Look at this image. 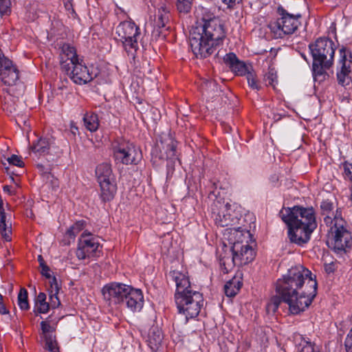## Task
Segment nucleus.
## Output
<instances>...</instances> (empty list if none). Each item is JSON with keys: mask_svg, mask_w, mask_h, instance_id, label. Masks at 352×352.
<instances>
[{"mask_svg": "<svg viewBox=\"0 0 352 352\" xmlns=\"http://www.w3.org/2000/svg\"><path fill=\"white\" fill-rule=\"evenodd\" d=\"M169 11L166 7L162 6L158 9L157 14L155 15L154 26L159 29L165 28L169 21Z\"/></svg>", "mask_w": 352, "mask_h": 352, "instance_id": "nucleus-27", "label": "nucleus"}, {"mask_svg": "<svg viewBox=\"0 0 352 352\" xmlns=\"http://www.w3.org/2000/svg\"><path fill=\"white\" fill-rule=\"evenodd\" d=\"M84 125L91 132L97 131L99 126L98 116L93 113H87L83 117Z\"/></svg>", "mask_w": 352, "mask_h": 352, "instance_id": "nucleus-32", "label": "nucleus"}, {"mask_svg": "<svg viewBox=\"0 0 352 352\" xmlns=\"http://www.w3.org/2000/svg\"><path fill=\"white\" fill-rule=\"evenodd\" d=\"M285 223L288 226V237L290 241L298 245L307 243L310 239L311 234L315 230H308L305 226L292 224L291 222Z\"/></svg>", "mask_w": 352, "mask_h": 352, "instance_id": "nucleus-14", "label": "nucleus"}, {"mask_svg": "<svg viewBox=\"0 0 352 352\" xmlns=\"http://www.w3.org/2000/svg\"><path fill=\"white\" fill-rule=\"evenodd\" d=\"M277 12L280 17L276 21L271 22L269 28L276 38H283L296 32L300 22V14H292L289 13L284 8L279 6Z\"/></svg>", "mask_w": 352, "mask_h": 352, "instance_id": "nucleus-8", "label": "nucleus"}, {"mask_svg": "<svg viewBox=\"0 0 352 352\" xmlns=\"http://www.w3.org/2000/svg\"><path fill=\"white\" fill-rule=\"evenodd\" d=\"M175 303L179 314L185 315L186 320L196 318L204 305V298L199 292L179 296L175 298Z\"/></svg>", "mask_w": 352, "mask_h": 352, "instance_id": "nucleus-9", "label": "nucleus"}, {"mask_svg": "<svg viewBox=\"0 0 352 352\" xmlns=\"http://www.w3.org/2000/svg\"><path fill=\"white\" fill-rule=\"evenodd\" d=\"M18 304L20 308L23 310L29 309V304L28 301V292L25 288H21L18 295Z\"/></svg>", "mask_w": 352, "mask_h": 352, "instance_id": "nucleus-37", "label": "nucleus"}, {"mask_svg": "<svg viewBox=\"0 0 352 352\" xmlns=\"http://www.w3.org/2000/svg\"><path fill=\"white\" fill-rule=\"evenodd\" d=\"M204 11L202 24L192 28L189 37L191 50L199 58L212 54L222 45L226 36L221 21L207 10Z\"/></svg>", "mask_w": 352, "mask_h": 352, "instance_id": "nucleus-2", "label": "nucleus"}, {"mask_svg": "<svg viewBox=\"0 0 352 352\" xmlns=\"http://www.w3.org/2000/svg\"><path fill=\"white\" fill-rule=\"evenodd\" d=\"M242 1V0H222V2L227 5L228 8H232L236 4H239Z\"/></svg>", "mask_w": 352, "mask_h": 352, "instance_id": "nucleus-54", "label": "nucleus"}, {"mask_svg": "<svg viewBox=\"0 0 352 352\" xmlns=\"http://www.w3.org/2000/svg\"><path fill=\"white\" fill-rule=\"evenodd\" d=\"M320 210L324 221L327 226L335 223L337 218L342 217L341 209L337 208L336 211H334V204L329 199H326L321 202Z\"/></svg>", "mask_w": 352, "mask_h": 352, "instance_id": "nucleus-18", "label": "nucleus"}, {"mask_svg": "<svg viewBox=\"0 0 352 352\" xmlns=\"http://www.w3.org/2000/svg\"><path fill=\"white\" fill-rule=\"evenodd\" d=\"M300 352H319L316 351L311 342H306V344L303 346Z\"/></svg>", "mask_w": 352, "mask_h": 352, "instance_id": "nucleus-52", "label": "nucleus"}, {"mask_svg": "<svg viewBox=\"0 0 352 352\" xmlns=\"http://www.w3.org/2000/svg\"><path fill=\"white\" fill-rule=\"evenodd\" d=\"M346 352H352V329L349 331L344 341Z\"/></svg>", "mask_w": 352, "mask_h": 352, "instance_id": "nucleus-48", "label": "nucleus"}, {"mask_svg": "<svg viewBox=\"0 0 352 352\" xmlns=\"http://www.w3.org/2000/svg\"><path fill=\"white\" fill-rule=\"evenodd\" d=\"M10 144L11 141L7 139L4 143L1 142V153L5 152L6 151H8Z\"/></svg>", "mask_w": 352, "mask_h": 352, "instance_id": "nucleus-56", "label": "nucleus"}, {"mask_svg": "<svg viewBox=\"0 0 352 352\" xmlns=\"http://www.w3.org/2000/svg\"><path fill=\"white\" fill-rule=\"evenodd\" d=\"M41 274L47 278H51L50 269L45 263H41Z\"/></svg>", "mask_w": 352, "mask_h": 352, "instance_id": "nucleus-50", "label": "nucleus"}, {"mask_svg": "<svg viewBox=\"0 0 352 352\" xmlns=\"http://www.w3.org/2000/svg\"><path fill=\"white\" fill-rule=\"evenodd\" d=\"M131 287L122 283H112L106 285L102 289L104 300L110 303L119 304L124 301V298Z\"/></svg>", "mask_w": 352, "mask_h": 352, "instance_id": "nucleus-12", "label": "nucleus"}, {"mask_svg": "<svg viewBox=\"0 0 352 352\" xmlns=\"http://www.w3.org/2000/svg\"><path fill=\"white\" fill-rule=\"evenodd\" d=\"M329 227V243L331 248L338 254L346 252L352 244V236L347 229L346 222L342 217H339Z\"/></svg>", "mask_w": 352, "mask_h": 352, "instance_id": "nucleus-5", "label": "nucleus"}, {"mask_svg": "<svg viewBox=\"0 0 352 352\" xmlns=\"http://www.w3.org/2000/svg\"><path fill=\"white\" fill-rule=\"evenodd\" d=\"M242 283L239 279L234 277L228 280L224 285V292L227 296L234 297L239 292Z\"/></svg>", "mask_w": 352, "mask_h": 352, "instance_id": "nucleus-29", "label": "nucleus"}, {"mask_svg": "<svg viewBox=\"0 0 352 352\" xmlns=\"http://www.w3.org/2000/svg\"><path fill=\"white\" fill-rule=\"evenodd\" d=\"M8 162L10 164L14 165L19 167H23L24 166V163L21 160V157L16 155H12L10 157H5Z\"/></svg>", "mask_w": 352, "mask_h": 352, "instance_id": "nucleus-46", "label": "nucleus"}, {"mask_svg": "<svg viewBox=\"0 0 352 352\" xmlns=\"http://www.w3.org/2000/svg\"><path fill=\"white\" fill-rule=\"evenodd\" d=\"M223 62L236 75L243 76L250 72L246 65L240 61L234 53L226 54L223 57Z\"/></svg>", "mask_w": 352, "mask_h": 352, "instance_id": "nucleus-20", "label": "nucleus"}, {"mask_svg": "<svg viewBox=\"0 0 352 352\" xmlns=\"http://www.w3.org/2000/svg\"><path fill=\"white\" fill-rule=\"evenodd\" d=\"M177 142L172 138L169 137L168 138V142L166 147L168 174L173 173L175 162L179 161L177 157Z\"/></svg>", "mask_w": 352, "mask_h": 352, "instance_id": "nucleus-21", "label": "nucleus"}, {"mask_svg": "<svg viewBox=\"0 0 352 352\" xmlns=\"http://www.w3.org/2000/svg\"><path fill=\"white\" fill-rule=\"evenodd\" d=\"M67 74L74 82L78 85L86 84L93 79L92 74L89 73L82 60L72 65L71 70Z\"/></svg>", "mask_w": 352, "mask_h": 352, "instance_id": "nucleus-15", "label": "nucleus"}, {"mask_svg": "<svg viewBox=\"0 0 352 352\" xmlns=\"http://www.w3.org/2000/svg\"><path fill=\"white\" fill-rule=\"evenodd\" d=\"M41 327L42 330V333L43 334V337L45 338V342L47 341V337H55L52 335L53 328L47 321H42L41 322Z\"/></svg>", "mask_w": 352, "mask_h": 352, "instance_id": "nucleus-39", "label": "nucleus"}, {"mask_svg": "<svg viewBox=\"0 0 352 352\" xmlns=\"http://www.w3.org/2000/svg\"><path fill=\"white\" fill-rule=\"evenodd\" d=\"M52 142L50 139L41 138L32 146V151L37 155H43L48 153Z\"/></svg>", "mask_w": 352, "mask_h": 352, "instance_id": "nucleus-28", "label": "nucleus"}, {"mask_svg": "<svg viewBox=\"0 0 352 352\" xmlns=\"http://www.w3.org/2000/svg\"><path fill=\"white\" fill-rule=\"evenodd\" d=\"M232 212H229L226 214H221V213L219 214V213H217L216 217H213L215 223L221 227H227L235 224L238 221V218Z\"/></svg>", "mask_w": 352, "mask_h": 352, "instance_id": "nucleus-26", "label": "nucleus"}, {"mask_svg": "<svg viewBox=\"0 0 352 352\" xmlns=\"http://www.w3.org/2000/svg\"><path fill=\"white\" fill-rule=\"evenodd\" d=\"M38 261L40 263V266L41 267V263H45L44 260H43L42 256L39 255L38 257Z\"/></svg>", "mask_w": 352, "mask_h": 352, "instance_id": "nucleus-60", "label": "nucleus"}, {"mask_svg": "<svg viewBox=\"0 0 352 352\" xmlns=\"http://www.w3.org/2000/svg\"><path fill=\"white\" fill-rule=\"evenodd\" d=\"M316 276L302 265L291 267L282 279L276 282V291L289 306L292 314L304 311L317 294Z\"/></svg>", "mask_w": 352, "mask_h": 352, "instance_id": "nucleus-1", "label": "nucleus"}, {"mask_svg": "<svg viewBox=\"0 0 352 352\" xmlns=\"http://www.w3.org/2000/svg\"><path fill=\"white\" fill-rule=\"evenodd\" d=\"M177 9L180 13L186 14L190 12L191 9L190 0H177Z\"/></svg>", "mask_w": 352, "mask_h": 352, "instance_id": "nucleus-38", "label": "nucleus"}, {"mask_svg": "<svg viewBox=\"0 0 352 352\" xmlns=\"http://www.w3.org/2000/svg\"><path fill=\"white\" fill-rule=\"evenodd\" d=\"M169 276L176 285L175 299L179 298V296L190 294V292H195L192 289L189 278L186 274L177 270H173L170 272Z\"/></svg>", "mask_w": 352, "mask_h": 352, "instance_id": "nucleus-16", "label": "nucleus"}, {"mask_svg": "<svg viewBox=\"0 0 352 352\" xmlns=\"http://www.w3.org/2000/svg\"><path fill=\"white\" fill-rule=\"evenodd\" d=\"M1 315L4 316V320H11V316L9 312L7 311L6 307L1 303Z\"/></svg>", "mask_w": 352, "mask_h": 352, "instance_id": "nucleus-55", "label": "nucleus"}, {"mask_svg": "<svg viewBox=\"0 0 352 352\" xmlns=\"http://www.w3.org/2000/svg\"><path fill=\"white\" fill-rule=\"evenodd\" d=\"M36 309L40 314H46L50 309V305L46 302V294L41 292L38 294L36 300Z\"/></svg>", "mask_w": 352, "mask_h": 352, "instance_id": "nucleus-34", "label": "nucleus"}, {"mask_svg": "<svg viewBox=\"0 0 352 352\" xmlns=\"http://www.w3.org/2000/svg\"><path fill=\"white\" fill-rule=\"evenodd\" d=\"M277 76L274 69H270L264 76V80L267 85L274 86L276 82Z\"/></svg>", "mask_w": 352, "mask_h": 352, "instance_id": "nucleus-40", "label": "nucleus"}, {"mask_svg": "<svg viewBox=\"0 0 352 352\" xmlns=\"http://www.w3.org/2000/svg\"><path fill=\"white\" fill-rule=\"evenodd\" d=\"M12 68H17L16 65L13 64V62L4 56V55H1V69L3 72L12 69Z\"/></svg>", "mask_w": 352, "mask_h": 352, "instance_id": "nucleus-45", "label": "nucleus"}, {"mask_svg": "<svg viewBox=\"0 0 352 352\" xmlns=\"http://www.w3.org/2000/svg\"><path fill=\"white\" fill-rule=\"evenodd\" d=\"M13 0H1V16L10 14Z\"/></svg>", "mask_w": 352, "mask_h": 352, "instance_id": "nucleus-44", "label": "nucleus"}, {"mask_svg": "<svg viewBox=\"0 0 352 352\" xmlns=\"http://www.w3.org/2000/svg\"><path fill=\"white\" fill-rule=\"evenodd\" d=\"M45 345L50 352H59L55 337H47Z\"/></svg>", "mask_w": 352, "mask_h": 352, "instance_id": "nucleus-42", "label": "nucleus"}, {"mask_svg": "<svg viewBox=\"0 0 352 352\" xmlns=\"http://www.w3.org/2000/svg\"><path fill=\"white\" fill-rule=\"evenodd\" d=\"M234 206L231 205L230 203H225L224 201H221V199L215 200L213 204L211 205V210L212 213V217H216L217 213H221V214H226L229 212H233V207Z\"/></svg>", "mask_w": 352, "mask_h": 352, "instance_id": "nucleus-25", "label": "nucleus"}, {"mask_svg": "<svg viewBox=\"0 0 352 352\" xmlns=\"http://www.w3.org/2000/svg\"><path fill=\"white\" fill-rule=\"evenodd\" d=\"M19 78V70L17 68L10 69V70L4 72L1 69V82L6 85H14Z\"/></svg>", "mask_w": 352, "mask_h": 352, "instance_id": "nucleus-30", "label": "nucleus"}, {"mask_svg": "<svg viewBox=\"0 0 352 352\" xmlns=\"http://www.w3.org/2000/svg\"><path fill=\"white\" fill-rule=\"evenodd\" d=\"M96 175L98 182L114 179L111 166L108 163H102L97 166Z\"/></svg>", "mask_w": 352, "mask_h": 352, "instance_id": "nucleus-24", "label": "nucleus"}, {"mask_svg": "<svg viewBox=\"0 0 352 352\" xmlns=\"http://www.w3.org/2000/svg\"><path fill=\"white\" fill-rule=\"evenodd\" d=\"M339 52L341 68L337 72V79L338 84L344 87L349 85L351 80L350 74L352 72V54L344 47Z\"/></svg>", "mask_w": 352, "mask_h": 352, "instance_id": "nucleus-13", "label": "nucleus"}, {"mask_svg": "<svg viewBox=\"0 0 352 352\" xmlns=\"http://www.w3.org/2000/svg\"><path fill=\"white\" fill-rule=\"evenodd\" d=\"M124 300L127 307L133 312L140 311L143 307L144 297L140 289L131 287V290L126 294Z\"/></svg>", "mask_w": 352, "mask_h": 352, "instance_id": "nucleus-19", "label": "nucleus"}, {"mask_svg": "<svg viewBox=\"0 0 352 352\" xmlns=\"http://www.w3.org/2000/svg\"><path fill=\"white\" fill-rule=\"evenodd\" d=\"M201 89L210 96L212 93L219 92L217 84L214 80H206L201 85Z\"/></svg>", "mask_w": 352, "mask_h": 352, "instance_id": "nucleus-36", "label": "nucleus"}, {"mask_svg": "<svg viewBox=\"0 0 352 352\" xmlns=\"http://www.w3.org/2000/svg\"><path fill=\"white\" fill-rule=\"evenodd\" d=\"M58 292H50V302H48L50 305V309H56L60 305V301L58 297Z\"/></svg>", "mask_w": 352, "mask_h": 352, "instance_id": "nucleus-41", "label": "nucleus"}, {"mask_svg": "<svg viewBox=\"0 0 352 352\" xmlns=\"http://www.w3.org/2000/svg\"><path fill=\"white\" fill-rule=\"evenodd\" d=\"M283 300V298L279 295L278 296H272L269 302H267L266 305V311L268 314H274L277 309L278 308V306Z\"/></svg>", "mask_w": 352, "mask_h": 352, "instance_id": "nucleus-35", "label": "nucleus"}, {"mask_svg": "<svg viewBox=\"0 0 352 352\" xmlns=\"http://www.w3.org/2000/svg\"><path fill=\"white\" fill-rule=\"evenodd\" d=\"M116 34L128 56L135 59L138 50V39L140 35V30L132 21H124L117 26Z\"/></svg>", "mask_w": 352, "mask_h": 352, "instance_id": "nucleus-6", "label": "nucleus"}, {"mask_svg": "<svg viewBox=\"0 0 352 352\" xmlns=\"http://www.w3.org/2000/svg\"><path fill=\"white\" fill-rule=\"evenodd\" d=\"M111 150L117 164H138L142 158L140 148L122 138H118L111 142Z\"/></svg>", "mask_w": 352, "mask_h": 352, "instance_id": "nucleus-4", "label": "nucleus"}, {"mask_svg": "<svg viewBox=\"0 0 352 352\" xmlns=\"http://www.w3.org/2000/svg\"><path fill=\"white\" fill-rule=\"evenodd\" d=\"M100 187V198L104 202L113 199L117 190L114 179L98 182Z\"/></svg>", "mask_w": 352, "mask_h": 352, "instance_id": "nucleus-22", "label": "nucleus"}, {"mask_svg": "<svg viewBox=\"0 0 352 352\" xmlns=\"http://www.w3.org/2000/svg\"><path fill=\"white\" fill-rule=\"evenodd\" d=\"M313 58L312 70L316 80H322L327 75L326 70L333 65L336 45L328 38H318L309 45Z\"/></svg>", "mask_w": 352, "mask_h": 352, "instance_id": "nucleus-3", "label": "nucleus"}, {"mask_svg": "<svg viewBox=\"0 0 352 352\" xmlns=\"http://www.w3.org/2000/svg\"><path fill=\"white\" fill-rule=\"evenodd\" d=\"M351 162H345L344 164V172L346 176L349 177L352 180V168L350 166Z\"/></svg>", "mask_w": 352, "mask_h": 352, "instance_id": "nucleus-51", "label": "nucleus"}, {"mask_svg": "<svg viewBox=\"0 0 352 352\" xmlns=\"http://www.w3.org/2000/svg\"><path fill=\"white\" fill-rule=\"evenodd\" d=\"M65 9L71 13H74L72 0H63Z\"/></svg>", "mask_w": 352, "mask_h": 352, "instance_id": "nucleus-53", "label": "nucleus"}, {"mask_svg": "<svg viewBox=\"0 0 352 352\" xmlns=\"http://www.w3.org/2000/svg\"><path fill=\"white\" fill-rule=\"evenodd\" d=\"M12 223L7 221L6 214L1 210V238L6 241L12 240Z\"/></svg>", "mask_w": 352, "mask_h": 352, "instance_id": "nucleus-31", "label": "nucleus"}, {"mask_svg": "<svg viewBox=\"0 0 352 352\" xmlns=\"http://www.w3.org/2000/svg\"><path fill=\"white\" fill-rule=\"evenodd\" d=\"M50 292H56L59 291V287L57 282V280L55 276H53L52 278H50Z\"/></svg>", "mask_w": 352, "mask_h": 352, "instance_id": "nucleus-49", "label": "nucleus"}, {"mask_svg": "<svg viewBox=\"0 0 352 352\" xmlns=\"http://www.w3.org/2000/svg\"><path fill=\"white\" fill-rule=\"evenodd\" d=\"M3 191L9 195H12L13 192V190L11 189V187L8 185L3 186Z\"/></svg>", "mask_w": 352, "mask_h": 352, "instance_id": "nucleus-59", "label": "nucleus"}, {"mask_svg": "<svg viewBox=\"0 0 352 352\" xmlns=\"http://www.w3.org/2000/svg\"><path fill=\"white\" fill-rule=\"evenodd\" d=\"M100 243L97 237L90 232H83L78 240V248L76 252V256L80 260L98 256V250Z\"/></svg>", "mask_w": 352, "mask_h": 352, "instance_id": "nucleus-11", "label": "nucleus"}, {"mask_svg": "<svg viewBox=\"0 0 352 352\" xmlns=\"http://www.w3.org/2000/svg\"><path fill=\"white\" fill-rule=\"evenodd\" d=\"M231 250L232 252V264L228 263V267H226L227 261H229V258L223 259L221 263L224 267L225 273L228 272L229 268L232 265H246L254 258V250L248 243L243 245L239 241L234 242Z\"/></svg>", "mask_w": 352, "mask_h": 352, "instance_id": "nucleus-10", "label": "nucleus"}, {"mask_svg": "<svg viewBox=\"0 0 352 352\" xmlns=\"http://www.w3.org/2000/svg\"><path fill=\"white\" fill-rule=\"evenodd\" d=\"M1 165H3V166H5V165H6V164H5L4 163H3L2 162H1Z\"/></svg>", "mask_w": 352, "mask_h": 352, "instance_id": "nucleus-61", "label": "nucleus"}, {"mask_svg": "<svg viewBox=\"0 0 352 352\" xmlns=\"http://www.w3.org/2000/svg\"><path fill=\"white\" fill-rule=\"evenodd\" d=\"M85 222L84 221H78L73 224L66 232L65 236L70 241H74L76 236L85 228Z\"/></svg>", "mask_w": 352, "mask_h": 352, "instance_id": "nucleus-33", "label": "nucleus"}, {"mask_svg": "<svg viewBox=\"0 0 352 352\" xmlns=\"http://www.w3.org/2000/svg\"><path fill=\"white\" fill-rule=\"evenodd\" d=\"M59 56L61 69L67 73H69L71 70V65L80 60L76 54V49L66 43L62 45Z\"/></svg>", "mask_w": 352, "mask_h": 352, "instance_id": "nucleus-17", "label": "nucleus"}, {"mask_svg": "<svg viewBox=\"0 0 352 352\" xmlns=\"http://www.w3.org/2000/svg\"><path fill=\"white\" fill-rule=\"evenodd\" d=\"M70 131L74 135L78 133V129L74 122L70 124Z\"/></svg>", "mask_w": 352, "mask_h": 352, "instance_id": "nucleus-58", "label": "nucleus"}, {"mask_svg": "<svg viewBox=\"0 0 352 352\" xmlns=\"http://www.w3.org/2000/svg\"><path fill=\"white\" fill-rule=\"evenodd\" d=\"M324 268H325V271L327 273L333 272L334 270H335V267H334L333 263H329V264L326 265Z\"/></svg>", "mask_w": 352, "mask_h": 352, "instance_id": "nucleus-57", "label": "nucleus"}, {"mask_svg": "<svg viewBox=\"0 0 352 352\" xmlns=\"http://www.w3.org/2000/svg\"><path fill=\"white\" fill-rule=\"evenodd\" d=\"M246 78L248 80L249 86L252 89L256 90H258L260 89V86L258 85L256 78L254 74H252V72H248L246 74Z\"/></svg>", "mask_w": 352, "mask_h": 352, "instance_id": "nucleus-43", "label": "nucleus"}, {"mask_svg": "<svg viewBox=\"0 0 352 352\" xmlns=\"http://www.w3.org/2000/svg\"><path fill=\"white\" fill-rule=\"evenodd\" d=\"M163 338L162 330L157 326H152L148 332L146 342L153 351H156L161 345Z\"/></svg>", "mask_w": 352, "mask_h": 352, "instance_id": "nucleus-23", "label": "nucleus"}, {"mask_svg": "<svg viewBox=\"0 0 352 352\" xmlns=\"http://www.w3.org/2000/svg\"><path fill=\"white\" fill-rule=\"evenodd\" d=\"M115 14L118 16L120 19L126 21L127 19H129V16L125 10L116 5V8L115 9Z\"/></svg>", "mask_w": 352, "mask_h": 352, "instance_id": "nucleus-47", "label": "nucleus"}, {"mask_svg": "<svg viewBox=\"0 0 352 352\" xmlns=\"http://www.w3.org/2000/svg\"><path fill=\"white\" fill-rule=\"evenodd\" d=\"M279 214L285 223L291 222L292 224L303 226L308 230L316 229L317 227L313 208H284L280 211Z\"/></svg>", "mask_w": 352, "mask_h": 352, "instance_id": "nucleus-7", "label": "nucleus"}]
</instances>
